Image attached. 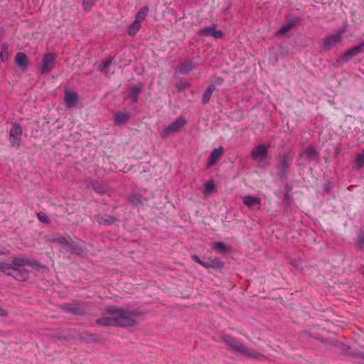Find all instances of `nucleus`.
<instances>
[{"label":"nucleus","instance_id":"obj_1","mask_svg":"<svg viewBox=\"0 0 364 364\" xmlns=\"http://www.w3.org/2000/svg\"><path fill=\"white\" fill-rule=\"evenodd\" d=\"M143 315L144 313L139 309L108 306L102 312V317L96 320V324L102 326L134 327L138 324L136 318Z\"/></svg>","mask_w":364,"mask_h":364},{"label":"nucleus","instance_id":"obj_2","mask_svg":"<svg viewBox=\"0 0 364 364\" xmlns=\"http://www.w3.org/2000/svg\"><path fill=\"white\" fill-rule=\"evenodd\" d=\"M220 338L230 349L237 353H240L248 358H254L259 361L270 360L267 355L261 353L253 348L247 347L228 334H223Z\"/></svg>","mask_w":364,"mask_h":364},{"label":"nucleus","instance_id":"obj_3","mask_svg":"<svg viewBox=\"0 0 364 364\" xmlns=\"http://www.w3.org/2000/svg\"><path fill=\"white\" fill-rule=\"evenodd\" d=\"M293 159L294 155L291 151L279 156V162L277 165V168L280 178H286L287 176Z\"/></svg>","mask_w":364,"mask_h":364},{"label":"nucleus","instance_id":"obj_4","mask_svg":"<svg viewBox=\"0 0 364 364\" xmlns=\"http://www.w3.org/2000/svg\"><path fill=\"white\" fill-rule=\"evenodd\" d=\"M60 309L67 313L74 316H84L88 309V303L85 301H76L73 303L64 304L60 306Z\"/></svg>","mask_w":364,"mask_h":364},{"label":"nucleus","instance_id":"obj_5","mask_svg":"<svg viewBox=\"0 0 364 364\" xmlns=\"http://www.w3.org/2000/svg\"><path fill=\"white\" fill-rule=\"evenodd\" d=\"M56 59V53H45L42 57L41 63L39 68H38V73L41 75L49 74L55 65Z\"/></svg>","mask_w":364,"mask_h":364},{"label":"nucleus","instance_id":"obj_6","mask_svg":"<svg viewBox=\"0 0 364 364\" xmlns=\"http://www.w3.org/2000/svg\"><path fill=\"white\" fill-rule=\"evenodd\" d=\"M186 124V120L183 117H178L176 121L164 128L160 135L163 138H168L174 133L178 132Z\"/></svg>","mask_w":364,"mask_h":364},{"label":"nucleus","instance_id":"obj_7","mask_svg":"<svg viewBox=\"0 0 364 364\" xmlns=\"http://www.w3.org/2000/svg\"><path fill=\"white\" fill-rule=\"evenodd\" d=\"M50 242L57 243L63 249L70 250L75 253L79 254V252L82 251V249L75 244L70 237H65L64 236L56 237L50 239Z\"/></svg>","mask_w":364,"mask_h":364},{"label":"nucleus","instance_id":"obj_8","mask_svg":"<svg viewBox=\"0 0 364 364\" xmlns=\"http://www.w3.org/2000/svg\"><path fill=\"white\" fill-rule=\"evenodd\" d=\"M301 23V19L297 17L287 16L285 24L282 26L276 33L278 36H284L289 31L296 27Z\"/></svg>","mask_w":364,"mask_h":364},{"label":"nucleus","instance_id":"obj_9","mask_svg":"<svg viewBox=\"0 0 364 364\" xmlns=\"http://www.w3.org/2000/svg\"><path fill=\"white\" fill-rule=\"evenodd\" d=\"M23 134L22 127L20 124L14 123L9 132V141L13 146H19Z\"/></svg>","mask_w":364,"mask_h":364},{"label":"nucleus","instance_id":"obj_10","mask_svg":"<svg viewBox=\"0 0 364 364\" xmlns=\"http://www.w3.org/2000/svg\"><path fill=\"white\" fill-rule=\"evenodd\" d=\"M343 33L344 30L340 28L336 33L326 37L323 40V48L325 50H329L331 46L341 42Z\"/></svg>","mask_w":364,"mask_h":364},{"label":"nucleus","instance_id":"obj_11","mask_svg":"<svg viewBox=\"0 0 364 364\" xmlns=\"http://www.w3.org/2000/svg\"><path fill=\"white\" fill-rule=\"evenodd\" d=\"M364 50V42L362 43L353 46V48L348 49L346 53H344L342 56L341 59L343 63H348L353 57L358 55L361 52H363Z\"/></svg>","mask_w":364,"mask_h":364},{"label":"nucleus","instance_id":"obj_12","mask_svg":"<svg viewBox=\"0 0 364 364\" xmlns=\"http://www.w3.org/2000/svg\"><path fill=\"white\" fill-rule=\"evenodd\" d=\"M269 148V145L259 144L256 146L251 151V158L253 160L259 158L265 159L267 156Z\"/></svg>","mask_w":364,"mask_h":364},{"label":"nucleus","instance_id":"obj_13","mask_svg":"<svg viewBox=\"0 0 364 364\" xmlns=\"http://www.w3.org/2000/svg\"><path fill=\"white\" fill-rule=\"evenodd\" d=\"M216 25L203 28L198 31V34L200 36H213L215 38H221L223 36V32L220 30H215Z\"/></svg>","mask_w":364,"mask_h":364},{"label":"nucleus","instance_id":"obj_14","mask_svg":"<svg viewBox=\"0 0 364 364\" xmlns=\"http://www.w3.org/2000/svg\"><path fill=\"white\" fill-rule=\"evenodd\" d=\"M13 267H21L25 265H28L32 267H41L40 263L38 261H31L28 259H24L21 257H12V264Z\"/></svg>","mask_w":364,"mask_h":364},{"label":"nucleus","instance_id":"obj_15","mask_svg":"<svg viewBox=\"0 0 364 364\" xmlns=\"http://www.w3.org/2000/svg\"><path fill=\"white\" fill-rule=\"evenodd\" d=\"M14 273L7 272L6 274L13 277L18 281L24 282L29 277V272L25 269L13 267Z\"/></svg>","mask_w":364,"mask_h":364},{"label":"nucleus","instance_id":"obj_16","mask_svg":"<svg viewBox=\"0 0 364 364\" xmlns=\"http://www.w3.org/2000/svg\"><path fill=\"white\" fill-rule=\"evenodd\" d=\"M242 203L251 210H259L261 206V199L257 197L246 196L242 198Z\"/></svg>","mask_w":364,"mask_h":364},{"label":"nucleus","instance_id":"obj_17","mask_svg":"<svg viewBox=\"0 0 364 364\" xmlns=\"http://www.w3.org/2000/svg\"><path fill=\"white\" fill-rule=\"evenodd\" d=\"M79 96L75 92L66 90L64 96V102L67 107H74L78 102Z\"/></svg>","mask_w":364,"mask_h":364},{"label":"nucleus","instance_id":"obj_18","mask_svg":"<svg viewBox=\"0 0 364 364\" xmlns=\"http://www.w3.org/2000/svg\"><path fill=\"white\" fill-rule=\"evenodd\" d=\"M223 154V149L221 146L218 149H213L208 157V162L206 164V168H209L213 166L220 159Z\"/></svg>","mask_w":364,"mask_h":364},{"label":"nucleus","instance_id":"obj_19","mask_svg":"<svg viewBox=\"0 0 364 364\" xmlns=\"http://www.w3.org/2000/svg\"><path fill=\"white\" fill-rule=\"evenodd\" d=\"M143 84L139 83L135 85L132 89L128 90V97L131 100L132 103L134 104L138 102L139 96L141 92Z\"/></svg>","mask_w":364,"mask_h":364},{"label":"nucleus","instance_id":"obj_20","mask_svg":"<svg viewBox=\"0 0 364 364\" xmlns=\"http://www.w3.org/2000/svg\"><path fill=\"white\" fill-rule=\"evenodd\" d=\"M14 61L17 66L21 68L22 70H25L29 63V59L27 55L23 52L16 53L14 58Z\"/></svg>","mask_w":364,"mask_h":364},{"label":"nucleus","instance_id":"obj_21","mask_svg":"<svg viewBox=\"0 0 364 364\" xmlns=\"http://www.w3.org/2000/svg\"><path fill=\"white\" fill-rule=\"evenodd\" d=\"M196 67V63L193 61V59H188L186 60L183 63H181L178 65V71L181 74H186L188 72L191 71Z\"/></svg>","mask_w":364,"mask_h":364},{"label":"nucleus","instance_id":"obj_22","mask_svg":"<svg viewBox=\"0 0 364 364\" xmlns=\"http://www.w3.org/2000/svg\"><path fill=\"white\" fill-rule=\"evenodd\" d=\"M95 220L98 223L104 225H110L117 221V218L114 216L100 214L95 215Z\"/></svg>","mask_w":364,"mask_h":364},{"label":"nucleus","instance_id":"obj_23","mask_svg":"<svg viewBox=\"0 0 364 364\" xmlns=\"http://www.w3.org/2000/svg\"><path fill=\"white\" fill-rule=\"evenodd\" d=\"M355 249L364 251V228L359 229L354 243Z\"/></svg>","mask_w":364,"mask_h":364},{"label":"nucleus","instance_id":"obj_24","mask_svg":"<svg viewBox=\"0 0 364 364\" xmlns=\"http://www.w3.org/2000/svg\"><path fill=\"white\" fill-rule=\"evenodd\" d=\"M305 156L309 160H311L318 156V152L313 145H309L301 154Z\"/></svg>","mask_w":364,"mask_h":364},{"label":"nucleus","instance_id":"obj_25","mask_svg":"<svg viewBox=\"0 0 364 364\" xmlns=\"http://www.w3.org/2000/svg\"><path fill=\"white\" fill-rule=\"evenodd\" d=\"M129 119V115L127 113L118 112L114 114V121L116 125H120L126 123Z\"/></svg>","mask_w":364,"mask_h":364},{"label":"nucleus","instance_id":"obj_26","mask_svg":"<svg viewBox=\"0 0 364 364\" xmlns=\"http://www.w3.org/2000/svg\"><path fill=\"white\" fill-rule=\"evenodd\" d=\"M215 90V85L210 84L203 93L202 103L205 105L209 102L213 92Z\"/></svg>","mask_w":364,"mask_h":364},{"label":"nucleus","instance_id":"obj_27","mask_svg":"<svg viewBox=\"0 0 364 364\" xmlns=\"http://www.w3.org/2000/svg\"><path fill=\"white\" fill-rule=\"evenodd\" d=\"M141 25L138 21H134L127 28V34L132 37L134 36L140 29Z\"/></svg>","mask_w":364,"mask_h":364},{"label":"nucleus","instance_id":"obj_28","mask_svg":"<svg viewBox=\"0 0 364 364\" xmlns=\"http://www.w3.org/2000/svg\"><path fill=\"white\" fill-rule=\"evenodd\" d=\"M149 10V9L147 6H144L142 8H141L136 15L135 21H138V22L141 23V21L145 20L148 14Z\"/></svg>","mask_w":364,"mask_h":364},{"label":"nucleus","instance_id":"obj_29","mask_svg":"<svg viewBox=\"0 0 364 364\" xmlns=\"http://www.w3.org/2000/svg\"><path fill=\"white\" fill-rule=\"evenodd\" d=\"M213 248L214 250L220 252L223 254H226L230 251V248H228L227 245L222 242H215L213 244Z\"/></svg>","mask_w":364,"mask_h":364},{"label":"nucleus","instance_id":"obj_30","mask_svg":"<svg viewBox=\"0 0 364 364\" xmlns=\"http://www.w3.org/2000/svg\"><path fill=\"white\" fill-rule=\"evenodd\" d=\"M9 45L7 43H3L1 46V51L0 53V59L2 62H5L8 60L9 54Z\"/></svg>","mask_w":364,"mask_h":364},{"label":"nucleus","instance_id":"obj_31","mask_svg":"<svg viewBox=\"0 0 364 364\" xmlns=\"http://www.w3.org/2000/svg\"><path fill=\"white\" fill-rule=\"evenodd\" d=\"M112 63L111 58H107L102 60L98 65L97 70L100 72H104L106 68H108Z\"/></svg>","mask_w":364,"mask_h":364},{"label":"nucleus","instance_id":"obj_32","mask_svg":"<svg viewBox=\"0 0 364 364\" xmlns=\"http://www.w3.org/2000/svg\"><path fill=\"white\" fill-rule=\"evenodd\" d=\"M215 189V184L213 180L208 181L205 185L204 194L211 193Z\"/></svg>","mask_w":364,"mask_h":364},{"label":"nucleus","instance_id":"obj_33","mask_svg":"<svg viewBox=\"0 0 364 364\" xmlns=\"http://www.w3.org/2000/svg\"><path fill=\"white\" fill-rule=\"evenodd\" d=\"M223 267V262L218 258H215L210 262V268L221 269Z\"/></svg>","mask_w":364,"mask_h":364},{"label":"nucleus","instance_id":"obj_34","mask_svg":"<svg viewBox=\"0 0 364 364\" xmlns=\"http://www.w3.org/2000/svg\"><path fill=\"white\" fill-rule=\"evenodd\" d=\"M97 0H83L82 6L85 11H90Z\"/></svg>","mask_w":364,"mask_h":364},{"label":"nucleus","instance_id":"obj_35","mask_svg":"<svg viewBox=\"0 0 364 364\" xmlns=\"http://www.w3.org/2000/svg\"><path fill=\"white\" fill-rule=\"evenodd\" d=\"M37 218L43 223L50 224L51 223V220L49 218V217L46 213H44L43 212L38 213Z\"/></svg>","mask_w":364,"mask_h":364},{"label":"nucleus","instance_id":"obj_36","mask_svg":"<svg viewBox=\"0 0 364 364\" xmlns=\"http://www.w3.org/2000/svg\"><path fill=\"white\" fill-rule=\"evenodd\" d=\"M191 259L197 262L198 264H200L201 266H203V267L206 268V269H209L210 268V262L208 263V262H205L203 261H202L199 257L196 255H191Z\"/></svg>","mask_w":364,"mask_h":364},{"label":"nucleus","instance_id":"obj_37","mask_svg":"<svg viewBox=\"0 0 364 364\" xmlns=\"http://www.w3.org/2000/svg\"><path fill=\"white\" fill-rule=\"evenodd\" d=\"M129 202L132 205H136V206H138V205L142 204V201H141V196L140 195H133V196H132L130 199H129Z\"/></svg>","mask_w":364,"mask_h":364},{"label":"nucleus","instance_id":"obj_38","mask_svg":"<svg viewBox=\"0 0 364 364\" xmlns=\"http://www.w3.org/2000/svg\"><path fill=\"white\" fill-rule=\"evenodd\" d=\"M355 161L358 168H361L364 166V149L361 153L357 155Z\"/></svg>","mask_w":364,"mask_h":364},{"label":"nucleus","instance_id":"obj_39","mask_svg":"<svg viewBox=\"0 0 364 364\" xmlns=\"http://www.w3.org/2000/svg\"><path fill=\"white\" fill-rule=\"evenodd\" d=\"M85 335L86 337L85 338V339H86L87 342H98L100 340V337L97 334L85 333Z\"/></svg>","mask_w":364,"mask_h":364},{"label":"nucleus","instance_id":"obj_40","mask_svg":"<svg viewBox=\"0 0 364 364\" xmlns=\"http://www.w3.org/2000/svg\"><path fill=\"white\" fill-rule=\"evenodd\" d=\"M12 268H13V266L11 264L0 261V271L6 272V271H8L9 269H12Z\"/></svg>","mask_w":364,"mask_h":364},{"label":"nucleus","instance_id":"obj_41","mask_svg":"<svg viewBox=\"0 0 364 364\" xmlns=\"http://www.w3.org/2000/svg\"><path fill=\"white\" fill-rule=\"evenodd\" d=\"M87 187H92L93 190L95 191L96 192H101V187L97 183L89 182Z\"/></svg>","mask_w":364,"mask_h":364},{"label":"nucleus","instance_id":"obj_42","mask_svg":"<svg viewBox=\"0 0 364 364\" xmlns=\"http://www.w3.org/2000/svg\"><path fill=\"white\" fill-rule=\"evenodd\" d=\"M189 83L185 82V81H180L177 83L176 87L178 90L181 91L183 89H186L189 87Z\"/></svg>","mask_w":364,"mask_h":364},{"label":"nucleus","instance_id":"obj_43","mask_svg":"<svg viewBox=\"0 0 364 364\" xmlns=\"http://www.w3.org/2000/svg\"><path fill=\"white\" fill-rule=\"evenodd\" d=\"M351 356L359 358L364 360V353L360 351H355L350 354Z\"/></svg>","mask_w":364,"mask_h":364},{"label":"nucleus","instance_id":"obj_44","mask_svg":"<svg viewBox=\"0 0 364 364\" xmlns=\"http://www.w3.org/2000/svg\"><path fill=\"white\" fill-rule=\"evenodd\" d=\"M284 202L286 203L287 205H289L291 203V198L290 194L287 192L284 196Z\"/></svg>","mask_w":364,"mask_h":364},{"label":"nucleus","instance_id":"obj_45","mask_svg":"<svg viewBox=\"0 0 364 364\" xmlns=\"http://www.w3.org/2000/svg\"><path fill=\"white\" fill-rule=\"evenodd\" d=\"M224 82V79L221 77H218L215 78V80L213 82V85H221Z\"/></svg>","mask_w":364,"mask_h":364},{"label":"nucleus","instance_id":"obj_46","mask_svg":"<svg viewBox=\"0 0 364 364\" xmlns=\"http://www.w3.org/2000/svg\"><path fill=\"white\" fill-rule=\"evenodd\" d=\"M8 316H9L8 311L6 309L0 307V316L7 317Z\"/></svg>","mask_w":364,"mask_h":364},{"label":"nucleus","instance_id":"obj_47","mask_svg":"<svg viewBox=\"0 0 364 364\" xmlns=\"http://www.w3.org/2000/svg\"><path fill=\"white\" fill-rule=\"evenodd\" d=\"M230 8V6H229V7H226V8L224 9L223 13H224L225 14H227V13H228Z\"/></svg>","mask_w":364,"mask_h":364},{"label":"nucleus","instance_id":"obj_48","mask_svg":"<svg viewBox=\"0 0 364 364\" xmlns=\"http://www.w3.org/2000/svg\"><path fill=\"white\" fill-rule=\"evenodd\" d=\"M361 273L364 276V265H363L361 267Z\"/></svg>","mask_w":364,"mask_h":364}]
</instances>
